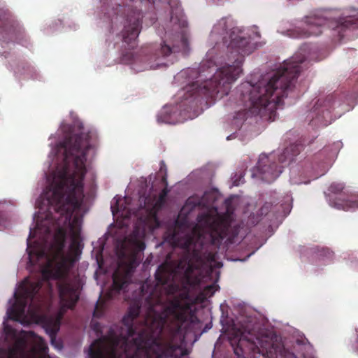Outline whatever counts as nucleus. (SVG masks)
Here are the masks:
<instances>
[{
    "instance_id": "1",
    "label": "nucleus",
    "mask_w": 358,
    "mask_h": 358,
    "mask_svg": "<svg viewBox=\"0 0 358 358\" xmlns=\"http://www.w3.org/2000/svg\"><path fill=\"white\" fill-rule=\"evenodd\" d=\"M144 289L143 285L147 310L140 327L134 326L141 308L137 300L122 318L120 334L110 331L109 336L95 340L89 349L90 358H182L188 355L182 344L185 330L196 320L194 313L176 299L165 303L157 287H151L148 294Z\"/></svg>"
},
{
    "instance_id": "2",
    "label": "nucleus",
    "mask_w": 358,
    "mask_h": 358,
    "mask_svg": "<svg viewBox=\"0 0 358 358\" xmlns=\"http://www.w3.org/2000/svg\"><path fill=\"white\" fill-rule=\"evenodd\" d=\"M227 210L224 214H220L217 208H213L206 213L198 215V224L190 228L187 217L180 220L182 212L173 224L169 227L164 234V239L173 247H178L187 251L192 252V257L184 266L180 262L177 266L164 262L159 266L155 273L157 284L166 285L176 282L182 273L186 282L192 285L194 281L192 275L194 270H199L206 264H212L215 261V253L212 252H202L196 249L200 244V227L208 230L213 245L219 246L228 235L233 220L232 213L229 212L231 203H227Z\"/></svg>"
},
{
    "instance_id": "3",
    "label": "nucleus",
    "mask_w": 358,
    "mask_h": 358,
    "mask_svg": "<svg viewBox=\"0 0 358 358\" xmlns=\"http://www.w3.org/2000/svg\"><path fill=\"white\" fill-rule=\"evenodd\" d=\"M303 58L292 59L273 74L252 75L249 80L238 87V105L243 116L259 115L261 118L274 121L276 110L282 106V99L292 90L294 82L301 71Z\"/></svg>"
},
{
    "instance_id": "4",
    "label": "nucleus",
    "mask_w": 358,
    "mask_h": 358,
    "mask_svg": "<svg viewBox=\"0 0 358 358\" xmlns=\"http://www.w3.org/2000/svg\"><path fill=\"white\" fill-rule=\"evenodd\" d=\"M92 139L91 132H81L67 136L60 143L64 150L63 162L57 166L51 182L38 201H84L86 156L94 149Z\"/></svg>"
},
{
    "instance_id": "5",
    "label": "nucleus",
    "mask_w": 358,
    "mask_h": 358,
    "mask_svg": "<svg viewBox=\"0 0 358 358\" xmlns=\"http://www.w3.org/2000/svg\"><path fill=\"white\" fill-rule=\"evenodd\" d=\"M229 54L227 61L208 80L205 73V64L200 66L197 71L196 80L187 85L184 90L185 100H195L199 96L206 99H222L230 92L232 83L237 80L243 71L244 57L253 51L250 38L246 37L238 27L231 29Z\"/></svg>"
},
{
    "instance_id": "6",
    "label": "nucleus",
    "mask_w": 358,
    "mask_h": 358,
    "mask_svg": "<svg viewBox=\"0 0 358 358\" xmlns=\"http://www.w3.org/2000/svg\"><path fill=\"white\" fill-rule=\"evenodd\" d=\"M36 208L40 210L45 206L48 213L45 218L55 222L57 226L51 245L53 250L52 257H48V265L42 271L43 277L48 280L50 278L61 279L65 278L72 266L70 257L65 255L68 226L71 233V249L79 250L80 245L81 217L75 212L83 203H36Z\"/></svg>"
},
{
    "instance_id": "7",
    "label": "nucleus",
    "mask_w": 358,
    "mask_h": 358,
    "mask_svg": "<svg viewBox=\"0 0 358 358\" xmlns=\"http://www.w3.org/2000/svg\"><path fill=\"white\" fill-rule=\"evenodd\" d=\"M301 150L300 145L290 144L278 155V162L274 153L260 155L257 166L251 170V176L268 183L273 182L282 172L283 168L300 153Z\"/></svg>"
},
{
    "instance_id": "8",
    "label": "nucleus",
    "mask_w": 358,
    "mask_h": 358,
    "mask_svg": "<svg viewBox=\"0 0 358 358\" xmlns=\"http://www.w3.org/2000/svg\"><path fill=\"white\" fill-rule=\"evenodd\" d=\"M159 166V170L153 179L150 175L149 182L143 177L138 180L136 189L138 201H166L172 187L168 184V170L165 162L161 161Z\"/></svg>"
},
{
    "instance_id": "9",
    "label": "nucleus",
    "mask_w": 358,
    "mask_h": 358,
    "mask_svg": "<svg viewBox=\"0 0 358 358\" xmlns=\"http://www.w3.org/2000/svg\"><path fill=\"white\" fill-rule=\"evenodd\" d=\"M164 203H140V209L134 210L130 208L132 203H114L110 208L113 215L121 217L123 219H129L132 215L139 218L145 223L153 222L154 228L160 227V222L157 217V210Z\"/></svg>"
},
{
    "instance_id": "10",
    "label": "nucleus",
    "mask_w": 358,
    "mask_h": 358,
    "mask_svg": "<svg viewBox=\"0 0 358 358\" xmlns=\"http://www.w3.org/2000/svg\"><path fill=\"white\" fill-rule=\"evenodd\" d=\"M42 281L29 282L24 280L20 287L18 292L15 293V301L8 309L7 314L10 320L20 321L25 313L29 303L31 304L34 298L42 287Z\"/></svg>"
},
{
    "instance_id": "11",
    "label": "nucleus",
    "mask_w": 358,
    "mask_h": 358,
    "mask_svg": "<svg viewBox=\"0 0 358 358\" xmlns=\"http://www.w3.org/2000/svg\"><path fill=\"white\" fill-rule=\"evenodd\" d=\"M116 14L119 13H124L126 11V22L122 31V39L129 49H134L137 45V38L141 29V22L143 18L142 13L138 10L134 9L131 6H124L119 5L116 8Z\"/></svg>"
},
{
    "instance_id": "12",
    "label": "nucleus",
    "mask_w": 358,
    "mask_h": 358,
    "mask_svg": "<svg viewBox=\"0 0 358 358\" xmlns=\"http://www.w3.org/2000/svg\"><path fill=\"white\" fill-rule=\"evenodd\" d=\"M329 20L322 14H311L305 17V27H297L287 30V35L294 38H307L318 36L329 26Z\"/></svg>"
},
{
    "instance_id": "13",
    "label": "nucleus",
    "mask_w": 358,
    "mask_h": 358,
    "mask_svg": "<svg viewBox=\"0 0 358 358\" xmlns=\"http://www.w3.org/2000/svg\"><path fill=\"white\" fill-rule=\"evenodd\" d=\"M340 102L336 100V95L331 94L324 99H319L313 107V114L310 124L315 127H326L331 121V113Z\"/></svg>"
},
{
    "instance_id": "14",
    "label": "nucleus",
    "mask_w": 358,
    "mask_h": 358,
    "mask_svg": "<svg viewBox=\"0 0 358 358\" xmlns=\"http://www.w3.org/2000/svg\"><path fill=\"white\" fill-rule=\"evenodd\" d=\"M189 51V41L188 36L187 33L182 31L180 34V45H173L172 47L170 45L163 43L160 45V48H157L155 50V53H152L150 55H146L143 59L145 63L146 64L145 66L143 69H146L148 68L152 69L156 66H159L160 64L157 62L156 65L152 64V61L158 60L161 57H165L170 55L172 52H182L186 53Z\"/></svg>"
},
{
    "instance_id": "15",
    "label": "nucleus",
    "mask_w": 358,
    "mask_h": 358,
    "mask_svg": "<svg viewBox=\"0 0 358 358\" xmlns=\"http://www.w3.org/2000/svg\"><path fill=\"white\" fill-rule=\"evenodd\" d=\"M259 350L266 358H298L292 352L285 348L277 336L261 340Z\"/></svg>"
},
{
    "instance_id": "16",
    "label": "nucleus",
    "mask_w": 358,
    "mask_h": 358,
    "mask_svg": "<svg viewBox=\"0 0 358 358\" xmlns=\"http://www.w3.org/2000/svg\"><path fill=\"white\" fill-rule=\"evenodd\" d=\"M58 292L62 309H73L79 299V293L76 286L71 282H62L58 284Z\"/></svg>"
},
{
    "instance_id": "17",
    "label": "nucleus",
    "mask_w": 358,
    "mask_h": 358,
    "mask_svg": "<svg viewBox=\"0 0 358 358\" xmlns=\"http://www.w3.org/2000/svg\"><path fill=\"white\" fill-rule=\"evenodd\" d=\"M231 201V198L224 199L222 194L216 187L205 189L202 192H197L185 201Z\"/></svg>"
},
{
    "instance_id": "18",
    "label": "nucleus",
    "mask_w": 358,
    "mask_h": 358,
    "mask_svg": "<svg viewBox=\"0 0 358 358\" xmlns=\"http://www.w3.org/2000/svg\"><path fill=\"white\" fill-rule=\"evenodd\" d=\"M129 284V274L127 272H122L118 269L115 271L113 274V285L110 290L107 292L108 299H112L116 294H120V291L124 290Z\"/></svg>"
},
{
    "instance_id": "19",
    "label": "nucleus",
    "mask_w": 358,
    "mask_h": 358,
    "mask_svg": "<svg viewBox=\"0 0 358 358\" xmlns=\"http://www.w3.org/2000/svg\"><path fill=\"white\" fill-rule=\"evenodd\" d=\"M1 26L5 31H10L11 29H13V31L15 30L20 34L24 33V31H22L21 27L19 26L18 23L14 20L9 13H5L3 16V20H1Z\"/></svg>"
},
{
    "instance_id": "20",
    "label": "nucleus",
    "mask_w": 358,
    "mask_h": 358,
    "mask_svg": "<svg viewBox=\"0 0 358 358\" xmlns=\"http://www.w3.org/2000/svg\"><path fill=\"white\" fill-rule=\"evenodd\" d=\"M62 314L63 313H61V314L58 318H57L55 320H50V321H48V322L47 324L46 330L50 334L52 342H53V340L55 338L56 334L59 329L60 320L62 316Z\"/></svg>"
},
{
    "instance_id": "21",
    "label": "nucleus",
    "mask_w": 358,
    "mask_h": 358,
    "mask_svg": "<svg viewBox=\"0 0 358 358\" xmlns=\"http://www.w3.org/2000/svg\"><path fill=\"white\" fill-rule=\"evenodd\" d=\"M106 308V302L99 299L98 301L96 303L94 312H93V317L96 318H100L101 317L105 312Z\"/></svg>"
},
{
    "instance_id": "22",
    "label": "nucleus",
    "mask_w": 358,
    "mask_h": 358,
    "mask_svg": "<svg viewBox=\"0 0 358 358\" xmlns=\"http://www.w3.org/2000/svg\"><path fill=\"white\" fill-rule=\"evenodd\" d=\"M168 3L171 7V18L174 19V15H180L181 8L179 0H168Z\"/></svg>"
},
{
    "instance_id": "23",
    "label": "nucleus",
    "mask_w": 358,
    "mask_h": 358,
    "mask_svg": "<svg viewBox=\"0 0 358 358\" xmlns=\"http://www.w3.org/2000/svg\"><path fill=\"white\" fill-rule=\"evenodd\" d=\"M358 203H331V206L338 210H343L345 211L350 210L355 208Z\"/></svg>"
},
{
    "instance_id": "24",
    "label": "nucleus",
    "mask_w": 358,
    "mask_h": 358,
    "mask_svg": "<svg viewBox=\"0 0 358 358\" xmlns=\"http://www.w3.org/2000/svg\"><path fill=\"white\" fill-rule=\"evenodd\" d=\"M137 58L134 57L131 52H126L121 57V62L124 64H131L136 62Z\"/></svg>"
},
{
    "instance_id": "25",
    "label": "nucleus",
    "mask_w": 358,
    "mask_h": 358,
    "mask_svg": "<svg viewBox=\"0 0 358 358\" xmlns=\"http://www.w3.org/2000/svg\"><path fill=\"white\" fill-rule=\"evenodd\" d=\"M244 176V171H239L238 172H236L234 175L231 177V182L233 186H238L242 182V179Z\"/></svg>"
},
{
    "instance_id": "26",
    "label": "nucleus",
    "mask_w": 358,
    "mask_h": 358,
    "mask_svg": "<svg viewBox=\"0 0 358 358\" xmlns=\"http://www.w3.org/2000/svg\"><path fill=\"white\" fill-rule=\"evenodd\" d=\"M90 196L92 199H94L95 190L96 188V185L95 183L96 180V174L94 172H90Z\"/></svg>"
},
{
    "instance_id": "27",
    "label": "nucleus",
    "mask_w": 358,
    "mask_h": 358,
    "mask_svg": "<svg viewBox=\"0 0 358 358\" xmlns=\"http://www.w3.org/2000/svg\"><path fill=\"white\" fill-rule=\"evenodd\" d=\"M343 187L341 184L333 183L329 187L330 192H334V193H338V192H341L343 190Z\"/></svg>"
},
{
    "instance_id": "28",
    "label": "nucleus",
    "mask_w": 358,
    "mask_h": 358,
    "mask_svg": "<svg viewBox=\"0 0 358 358\" xmlns=\"http://www.w3.org/2000/svg\"><path fill=\"white\" fill-rule=\"evenodd\" d=\"M215 292V285H208L204 289L205 294L206 295H209V296L213 295Z\"/></svg>"
},
{
    "instance_id": "29",
    "label": "nucleus",
    "mask_w": 358,
    "mask_h": 358,
    "mask_svg": "<svg viewBox=\"0 0 358 358\" xmlns=\"http://www.w3.org/2000/svg\"><path fill=\"white\" fill-rule=\"evenodd\" d=\"M4 331L7 335H14L15 334V329L8 324H4Z\"/></svg>"
},
{
    "instance_id": "30",
    "label": "nucleus",
    "mask_w": 358,
    "mask_h": 358,
    "mask_svg": "<svg viewBox=\"0 0 358 358\" xmlns=\"http://www.w3.org/2000/svg\"><path fill=\"white\" fill-rule=\"evenodd\" d=\"M136 246L139 250H143L145 248V244L141 241H136Z\"/></svg>"
},
{
    "instance_id": "31",
    "label": "nucleus",
    "mask_w": 358,
    "mask_h": 358,
    "mask_svg": "<svg viewBox=\"0 0 358 358\" xmlns=\"http://www.w3.org/2000/svg\"><path fill=\"white\" fill-rule=\"evenodd\" d=\"M158 121L165 123H169V120L167 117H163V113L158 116Z\"/></svg>"
},
{
    "instance_id": "32",
    "label": "nucleus",
    "mask_w": 358,
    "mask_h": 358,
    "mask_svg": "<svg viewBox=\"0 0 358 358\" xmlns=\"http://www.w3.org/2000/svg\"><path fill=\"white\" fill-rule=\"evenodd\" d=\"M322 252L324 254V255L329 257H331L333 256V252L329 249H322Z\"/></svg>"
},
{
    "instance_id": "33",
    "label": "nucleus",
    "mask_w": 358,
    "mask_h": 358,
    "mask_svg": "<svg viewBox=\"0 0 358 358\" xmlns=\"http://www.w3.org/2000/svg\"><path fill=\"white\" fill-rule=\"evenodd\" d=\"M39 339H40V348L42 351H45L48 348L46 346V344H45V341H43V339H42L41 338H40Z\"/></svg>"
},
{
    "instance_id": "34",
    "label": "nucleus",
    "mask_w": 358,
    "mask_h": 358,
    "mask_svg": "<svg viewBox=\"0 0 358 358\" xmlns=\"http://www.w3.org/2000/svg\"><path fill=\"white\" fill-rule=\"evenodd\" d=\"M353 23L352 22L351 20H346L342 26L349 27L350 26H352Z\"/></svg>"
},
{
    "instance_id": "35",
    "label": "nucleus",
    "mask_w": 358,
    "mask_h": 358,
    "mask_svg": "<svg viewBox=\"0 0 358 358\" xmlns=\"http://www.w3.org/2000/svg\"><path fill=\"white\" fill-rule=\"evenodd\" d=\"M36 255L37 256V258L39 259L40 257H42L45 255H46L45 251L41 250L36 252Z\"/></svg>"
},
{
    "instance_id": "36",
    "label": "nucleus",
    "mask_w": 358,
    "mask_h": 358,
    "mask_svg": "<svg viewBox=\"0 0 358 358\" xmlns=\"http://www.w3.org/2000/svg\"><path fill=\"white\" fill-rule=\"evenodd\" d=\"M291 204H292V203H282L280 205H279V207L284 208H285L284 206H287V207L288 208H292Z\"/></svg>"
},
{
    "instance_id": "37",
    "label": "nucleus",
    "mask_w": 358,
    "mask_h": 358,
    "mask_svg": "<svg viewBox=\"0 0 358 358\" xmlns=\"http://www.w3.org/2000/svg\"><path fill=\"white\" fill-rule=\"evenodd\" d=\"M185 204H188L189 203H185ZM194 205L193 206L194 207H196V206H198V207H201V206H204V204L206 203H200V202H198V203H192Z\"/></svg>"
},
{
    "instance_id": "38",
    "label": "nucleus",
    "mask_w": 358,
    "mask_h": 358,
    "mask_svg": "<svg viewBox=\"0 0 358 358\" xmlns=\"http://www.w3.org/2000/svg\"><path fill=\"white\" fill-rule=\"evenodd\" d=\"M99 323L94 324V329L95 331H98L99 330Z\"/></svg>"
},
{
    "instance_id": "39",
    "label": "nucleus",
    "mask_w": 358,
    "mask_h": 358,
    "mask_svg": "<svg viewBox=\"0 0 358 358\" xmlns=\"http://www.w3.org/2000/svg\"><path fill=\"white\" fill-rule=\"evenodd\" d=\"M356 334H357V346H356V351L358 352V329L356 330Z\"/></svg>"
},
{
    "instance_id": "40",
    "label": "nucleus",
    "mask_w": 358,
    "mask_h": 358,
    "mask_svg": "<svg viewBox=\"0 0 358 358\" xmlns=\"http://www.w3.org/2000/svg\"><path fill=\"white\" fill-rule=\"evenodd\" d=\"M31 256H32L31 252H29V262H30L31 264H34V262H33V260H32V257H31Z\"/></svg>"
},
{
    "instance_id": "41",
    "label": "nucleus",
    "mask_w": 358,
    "mask_h": 358,
    "mask_svg": "<svg viewBox=\"0 0 358 358\" xmlns=\"http://www.w3.org/2000/svg\"><path fill=\"white\" fill-rule=\"evenodd\" d=\"M225 24H226V22H225V20H222L219 22V25H220V26H222V25L225 26Z\"/></svg>"
},
{
    "instance_id": "42",
    "label": "nucleus",
    "mask_w": 358,
    "mask_h": 358,
    "mask_svg": "<svg viewBox=\"0 0 358 358\" xmlns=\"http://www.w3.org/2000/svg\"><path fill=\"white\" fill-rule=\"evenodd\" d=\"M120 199L119 197H117V196H115L113 199V201H116V202L120 201Z\"/></svg>"
},
{
    "instance_id": "43",
    "label": "nucleus",
    "mask_w": 358,
    "mask_h": 358,
    "mask_svg": "<svg viewBox=\"0 0 358 358\" xmlns=\"http://www.w3.org/2000/svg\"><path fill=\"white\" fill-rule=\"evenodd\" d=\"M31 236H32V232H31V231H30L29 238H30Z\"/></svg>"
},
{
    "instance_id": "44",
    "label": "nucleus",
    "mask_w": 358,
    "mask_h": 358,
    "mask_svg": "<svg viewBox=\"0 0 358 358\" xmlns=\"http://www.w3.org/2000/svg\"><path fill=\"white\" fill-rule=\"evenodd\" d=\"M288 214V213H283V216H287V215Z\"/></svg>"
},
{
    "instance_id": "45",
    "label": "nucleus",
    "mask_w": 358,
    "mask_h": 358,
    "mask_svg": "<svg viewBox=\"0 0 358 358\" xmlns=\"http://www.w3.org/2000/svg\"><path fill=\"white\" fill-rule=\"evenodd\" d=\"M272 203H270V202H268V203H265V204H268V205H271Z\"/></svg>"
},
{
    "instance_id": "46",
    "label": "nucleus",
    "mask_w": 358,
    "mask_h": 358,
    "mask_svg": "<svg viewBox=\"0 0 358 358\" xmlns=\"http://www.w3.org/2000/svg\"><path fill=\"white\" fill-rule=\"evenodd\" d=\"M185 22H182V26H185Z\"/></svg>"
},
{
    "instance_id": "47",
    "label": "nucleus",
    "mask_w": 358,
    "mask_h": 358,
    "mask_svg": "<svg viewBox=\"0 0 358 358\" xmlns=\"http://www.w3.org/2000/svg\"><path fill=\"white\" fill-rule=\"evenodd\" d=\"M278 203L277 204H275V207L276 208L277 206H278Z\"/></svg>"
},
{
    "instance_id": "48",
    "label": "nucleus",
    "mask_w": 358,
    "mask_h": 358,
    "mask_svg": "<svg viewBox=\"0 0 358 358\" xmlns=\"http://www.w3.org/2000/svg\"><path fill=\"white\" fill-rule=\"evenodd\" d=\"M357 20H358V17H357Z\"/></svg>"
}]
</instances>
